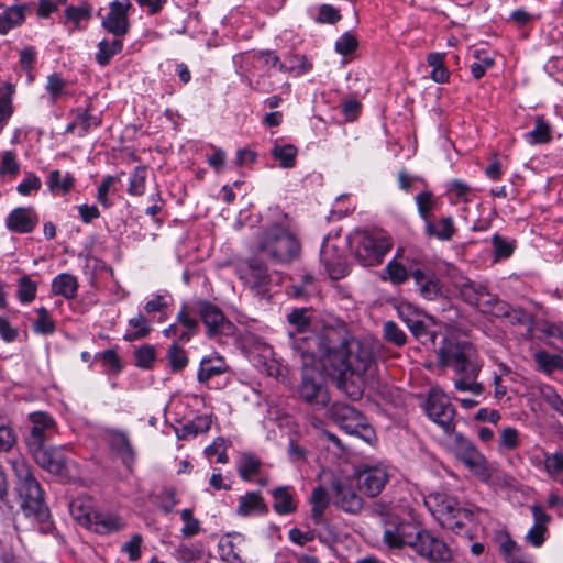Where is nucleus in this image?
<instances>
[{
    "instance_id": "6ab92c4d",
    "label": "nucleus",
    "mask_w": 563,
    "mask_h": 563,
    "mask_svg": "<svg viewBox=\"0 0 563 563\" xmlns=\"http://www.w3.org/2000/svg\"><path fill=\"white\" fill-rule=\"evenodd\" d=\"M104 439L113 453L121 460L129 472L133 471L136 452L131 443L129 434L119 429H104Z\"/></svg>"
},
{
    "instance_id": "1a4fd4ad",
    "label": "nucleus",
    "mask_w": 563,
    "mask_h": 563,
    "mask_svg": "<svg viewBox=\"0 0 563 563\" xmlns=\"http://www.w3.org/2000/svg\"><path fill=\"white\" fill-rule=\"evenodd\" d=\"M389 476L388 466L383 462L363 463L355 473L358 489L371 498L382 493Z\"/></svg>"
},
{
    "instance_id": "f8f14e48",
    "label": "nucleus",
    "mask_w": 563,
    "mask_h": 563,
    "mask_svg": "<svg viewBox=\"0 0 563 563\" xmlns=\"http://www.w3.org/2000/svg\"><path fill=\"white\" fill-rule=\"evenodd\" d=\"M424 410L427 416L441 427L446 434H451L454 431L455 409L443 394L431 390L427 398Z\"/></svg>"
},
{
    "instance_id": "ddd939ff",
    "label": "nucleus",
    "mask_w": 563,
    "mask_h": 563,
    "mask_svg": "<svg viewBox=\"0 0 563 563\" xmlns=\"http://www.w3.org/2000/svg\"><path fill=\"white\" fill-rule=\"evenodd\" d=\"M29 453L44 471L62 478L69 475V460L64 453V448L44 445Z\"/></svg>"
},
{
    "instance_id": "a878e982",
    "label": "nucleus",
    "mask_w": 563,
    "mask_h": 563,
    "mask_svg": "<svg viewBox=\"0 0 563 563\" xmlns=\"http://www.w3.org/2000/svg\"><path fill=\"white\" fill-rule=\"evenodd\" d=\"M46 184L53 195H66L74 188L75 178L69 172L62 174L60 170L54 169L48 174Z\"/></svg>"
},
{
    "instance_id": "7ed1b4c3",
    "label": "nucleus",
    "mask_w": 563,
    "mask_h": 563,
    "mask_svg": "<svg viewBox=\"0 0 563 563\" xmlns=\"http://www.w3.org/2000/svg\"><path fill=\"white\" fill-rule=\"evenodd\" d=\"M15 477L20 508L43 534L57 537L55 525L44 499V490L34 475L33 467L22 456L9 461Z\"/></svg>"
},
{
    "instance_id": "9b49d317",
    "label": "nucleus",
    "mask_w": 563,
    "mask_h": 563,
    "mask_svg": "<svg viewBox=\"0 0 563 563\" xmlns=\"http://www.w3.org/2000/svg\"><path fill=\"white\" fill-rule=\"evenodd\" d=\"M27 419L31 423L30 432L24 438L27 452L45 445L57 432V426L54 418L45 411H34L29 413Z\"/></svg>"
},
{
    "instance_id": "7c9ffc66",
    "label": "nucleus",
    "mask_w": 563,
    "mask_h": 563,
    "mask_svg": "<svg viewBox=\"0 0 563 563\" xmlns=\"http://www.w3.org/2000/svg\"><path fill=\"white\" fill-rule=\"evenodd\" d=\"M533 360L538 369L547 375L558 369H563V357L559 354H551L545 350H539L534 353Z\"/></svg>"
},
{
    "instance_id": "f257e3e1",
    "label": "nucleus",
    "mask_w": 563,
    "mask_h": 563,
    "mask_svg": "<svg viewBox=\"0 0 563 563\" xmlns=\"http://www.w3.org/2000/svg\"><path fill=\"white\" fill-rule=\"evenodd\" d=\"M295 353L309 361L320 360L327 374L338 382L339 388L353 377L363 376L374 362L372 346L354 336L343 338L340 331L328 329L321 334L313 331L295 333L288 338Z\"/></svg>"
},
{
    "instance_id": "49530a36",
    "label": "nucleus",
    "mask_w": 563,
    "mask_h": 563,
    "mask_svg": "<svg viewBox=\"0 0 563 563\" xmlns=\"http://www.w3.org/2000/svg\"><path fill=\"white\" fill-rule=\"evenodd\" d=\"M543 471L552 478L563 475V452L543 451Z\"/></svg>"
},
{
    "instance_id": "cd10ccee",
    "label": "nucleus",
    "mask_w": 563,
    "mask_h": 563,
    "mask_svg": "<svg viewBox=\"0 0 563 563\" xmlns=\"http://www.w3.org/2000/svg\"><path fill=\"white\" fill-rule=\"evenodd\" d=\"M410 332L413 336L426 347H434L437 340V332L429 330L423 321L411 318H404Z\"/></svg>"
},
{
    "instance_id": "3c124183",
    "label": "nucleus",
    "mask_w": 563,
    "mask_h": 563,
    "mask_svg": "<svg viewBox=\"0 0 563 563\" xmlns=\"http://www.w3.org/2000/svg\"><path fill=\"white\" fill-rule=\"evenodd\" d=\"M37 285L29 276H23L18 280L16 297L21 303H30L36 297Z\"/></svg>"
},
{
    "instance_id": "e433bc0d",
    "label": "nucleus",
    "mask_w": 563,
    "mask_h": 563,
    "mask_svg": "<svg viewBox=\"0 0 563 563\" xmlns=\"http://www.w3.org/2000/svg\"><path fill=\"white\" fill-rule=\"evenodd\" d=\"M287 321L290 325L288 338L295 335V333L310 331L311 320L309 311L305 308L294 309L287 314Z\"/></svg>"
},
{
    "instance_id": "69168bd1",
    "label": "nucleus",
    "mask_w": 563,
    "mask_h": 563,
    "mask_svg": "<svg viewBox=\"0 0 563 563\" xmlns=\"http://www.w3.org/2000/svg\"><path fill=\"white\" fill-rule=\"evenodd\" d=\"M358 46V41L351 32H345L335 42V51L341 55L353 53Z\"/></svg>"
},
{
    "instance_id": "aec40b11",
    "label": "nucleus",
    "mask_w": 563,
    "mask_h": 563,
    "mask_svg": "<svg viewBox=\"0 0 563 563\" xmlns=\"http://www.w3.org/2000/svg\"><path fill=\"white\" fill-rule=\"evenodd\" d=\"M201 321L207 328L209 338L216 335H231L234 331V324L229 321L222 310L210 302H201L199 307Z\"/></svg>"
},
{
    "instance_id": "4be33fe9",
    "label": "nucleus",
    "mask_w": 563,
    "mask_h": 563,
    "mask_svg": "<svg viewBox=\"0 0 563 563\" xmlns=\"http://www.w3.org/2000/svg\"><path fill=\"white\" fill-rule=\"evenodd\" d=\"M38 223V214L33 207H19L13 209L5 219L9 231L15 233H30Z\"/></svg>"
},
{
    "instance_id": "58836bf2",
    "label": "nucleus",
    "mask_w": 563,
    "mask_h": 563,
    "mask_svg": "<svg viewBox=\"0 0 563 563\" xmlns=\"http://www.w3.org/2000/svg\"><path fill=\"white\" fill-rule=\"evenodd\" d=\"M311 516L316 523H320L325 509L330 504V497L325 488L318 486L312 490L310 497Z\"/></svg>"
},
{
    "instance_id": "a19ab883",
    "label": "nucleus",
    "mask_w": 563,
    "mask_h": 563,
    "mask_svg": "<svg viewBox=\"0 0 563 563\" xmlns=\"http://www.w3.org/2000/svg\"><path fill=\"white\" fill-rule=\"evenodd\" d=\"M298 150L292 144H275L271 150V155L279 162L283 168H291L296 164Z\"/></svg>"
},
{
    "instance_id": "393cba45",
    "label": "nucleus",
    "mask_w": 563,
    "mask_h": 563,
    "mask_svg": "<svg viewBox=\"0 0 563 563\" xmlns=\"http://www.w3.org/2000/svg\"><path fill=\"white\" fill-rule=\"evenodd\" d=\"M418 262L410 261L406 257V264L393 258L385 266V273L388 275V280L394 285H401L410 277V266H417Z\"/></svg>"
},
{
    "instance_id": "f03ea898",
    "label": "nucleus",
    "mask_w": 563,
    "mask_h": 563,
    "mask_svg": "<svg viewBox=\"0 0 563 563\" xmlns=\"http://www.w3.org/2000/svg\"><path fill=\"white\" fill-rule=\"evenodd\" d=\"M435 355L439 367L451 368L457 376L454 380L456 390L470 391L476 396L484 391L483 385L476 380L483 363L471 342L445 336L435 350Z\"/></svg>"
},
{
    "instance_id": "de8ad7c7",
    "label": "nucleus",
    "mask_w": 563,
    "mask_h": 563,
    "mask_svg": "<svg viewBox=\"0 0 563 563\" xmlns=\"http://www.w3.org/2000/svg\"><path fill=\"white\" fill-rule=\"evenodd\" d=\"M492 244L494 247L495 261L509 258L515 251V241L506 239L498 233L493 235Z\"/></svg>"
},
{
    "instance_id": "bb28decb",
    "label": "nucleus",
    "mask_w": 563,
    "mask_h": 563,
    "mask_svg": "<svg viewBox=\"0 0 563 563\" xmlns=\"http://www.w3.org/2000/svg\"><path fill=\"white\" fill-rule=\"evenodd\" d=\"M321 261L323 262L329 276L332 279H341L349 274V265L342 256H332L328 247L321 250Z\"/></svg>"
},
{
    "instance_id": "72a5a7b5",
    "label": "nucleus",
    "mask_w": 563,
    "mask_h": 563,
    "mask_svg": "<svg viewBox=\"0 0 563 563\" xmlns=\"http://www.w3.org/2000/svg\"><path fill=\"white\" fill-rule=\"evenodd\" d=\"M24 20V11L21 7L0 8V34H7Z\"/></svg>"
},
{
    "instance_id": "dca6fc26",
    "label": "nucleus",
    "mask_w": 563,
    "mask_h": 563,
    "mask_svg": "<svg viewBox=\"0 0 563 563\" xmlns=\"http://www.w3.org/2000/svg\"><path fill=\"white\" fill-rule=\"evenodd\" d=\"M452 435L450 442V450L455 454V456L462 461L468 468L474 471H484L486 470V459L485 456L476 449L474 443L465 438L461 433H451Z\"/></svg>"
},
{
    "instance_id": "8fccbe9b",
    "label": "nucleus",
    "mask_w": 563,
    "mask_h": 563,
    "mask_svg": "<svg viewBox=\"0 0 563 563\" xmlns=\"http://www.w3.org/2000/svg\"><path fill=\"white\" fill-rule=\"evenodd\" d=\"M520 445V433L514 427H506L500 430L498 440L499 451H514Z\"/></svg>"
},
{
    "instance_id": "39448f33",
    "label": "nucleus",
    "mask_w": 563,
    "mask_h": 563,
    "mask_svg": "<svg viewBox=\"0 0 563 563\" xmlns=\"http://www.w3.org/2000/svg\"><path fill=\"white\" fill-rule=\"evenodd\" d=\"M424 505L443 527L461 533L467 523L473 521V511L463 507L460 501L443 492H434L424 498Z\"/></svg>"
},
{
    "instance_id": "473e14b6",
    "label": "nucleus",
    "mask_w": 563,
    "mask_h": 563,
    "mask_svg": "<svg viewBox=\"0 0 563 563\" xmlns=\"http://www.w3.org/2000/svg\"><path fill=\"white\" fill-rule=\"evenodd\" d=\"M272 495L274 498L273 508L277 514L288 515L296 510V504L289 492V487H277L272 492Z\"/></svg>"
},
{
    "instance_id": "f3484780",
    "label": "nucleus",
    "mask_w": 563,
    "mask_h": 563,
    "mask_svg": "<svg viewBox=\"0 0 563 563\" xmlns=\"http://www.w3.org/2000/svg\"><path fill=\"white\" fill-rule=\"evenodd\" d=\"M132 8L130 0H114L109 5V12L103 16L101 25L114 37L122 38L130 30L129 10Z\"/></svg>"
},
{
    "instance_id": "4468645a",
    "label": "nucleus",
    "mask_w": 563,
    "mask_h": 563,
    "mask_svg": "<svg viewBox=\"0 0 563 563\" xmlns=\"http://www.w3.org/2000/svg\"><path fill=\"white\" fill-rule=\"evenodd\" d=\"M239 278L257 296H264L268 289L269 275L265 264L256 258H249L238 266Z\"/></svg>"
},
{
    "instance_id": "4d7b16f0",
    "label": "nucleus",
    "mask_w": 563,
    "mask_h": 563,
    "mask_svg": "<svg viewBox=\"0 0 563 563\" xmlns=\"http://www.w3.org/2000/svg\"><path fill=\"white\" fill-rule=\"evenodd\" d=\"M384 339L397 346H402L407 342L406 333L394 321H387L383 325Z\"/></svg>"
},
{
    "instance_id": "c03bdc74",
    "label": "nucleus",
    "mask_w": 563,
    "mask_h": 563,
    "mask_svg": "<svg viewBox=\"0 0 563 563\" xmlns=\"http://www.w3.org/2000/svg\"><path fill=\"white\" fill-rule=\"evenodd\" d=\"M415 201L420 218L423 219L426 223L431 221L432 210L437 203L434 195L430 190H423L416 195Z\"/></svg>"
},
{
    "instance_id": "c9c22d12",
    "label": "nucleus",
    "mask_w": 563,
    "mask_h": 563,
    "mask_svg": "<svg viewBox=\"0 0 563 563\" xmlns=\"http://www.w3.org/2000/svg\"><path fill=\"white\" fill-rule=\"evenodd\" d=\"M123 49V41L115 37L113 41L102 40L98 43V52L96 53V60L100 66H107L111 58L121 53Z\"/></svg>"
},
{
    "instance_id": "052dcab7",
    "label": "nucleus",
    "mask_w": 563,
    "mask_h": 563,
    "mask_svg": "<svg viewBox=\"0 0 563 563\" xmlns=\"http://www.w3.org/2000/svg\"><path fill=\"white\" fill-rule=\"evenodd\" d=\"M485 289V286L468 280L462 285L461 296L470 305L476 306Z\"/></svg>"
},
{
    "instance_id": "ea45409f",
    "label": "nucleus",
    "mask_w": 563,
    "mask_h": 563,
    "mask_svg": "<svg viewBox=\"0 0 563 563\" xmlns=\"http://www.w3.org/2000/svg\"><path fill=\"white\" fill-rule=\"evenodd\" d=\"M282 73H294L300 76L312 68L311 63L308 62L303 55L288 56L284 62L279 59V64L275 66Z\"/></svg>"
},
{
    "instance_id": "423d86ee",
    "label": "nucleus",
    "mask_w": 563,
    "mask_h": 563,
    "mask_svg": "<svg viewBox=\"0 0 563 563\" xmlns=\"http://www.w3.org/2000/svg\"><path fill=\"white\" fill-rule=\"evenodd\" d=\"M329 418L345 433L355 435L366 443L375 439V431L367 418L355 408L335 402L328 410Z\"/></svg>"
},
{
    "instance_id": "13d9d810",
    "label": "nucleus",
    "mask_w": 563,
    "mask_h": 563,
    "mask_svg": "<svg viewBox=\"0 0 563 563\" xmlns=\"http://www.w3.org/2000/svg\"><path fill=\"white\" fill-rule=\"evenodd\" d=\"M180 519L184 522L181 534L184 538H192L200 532V521L192 516V511L185 508L180 511Z\"/></svg>"
},
{
    "instance_id": "680f3d73",
    "label": "nucleus",
    "mask_w": 563,
    "mask_h": 563,
    "mask_svg": "<svg viewBox=\"0 0 563 563\" xmlns=\"http://www.w3.org/2000/svg\"><path fill=\"white\" fill-rule=\"evenodd\" d=\"M18 441L13 427L9 423L0 424V453L9 452Z\"/></svg>"
},
{
    "instance_id": "f704fd0d",
    "label": "nucleus",
    "mask_w": 563,
    "mask_h": 563,
    "mask_svg": "<svg viewBox=\"0 0 563 563\" xmlns=\"http://www.w3.org/2000/svg\"><path fill=\"white\" fill-rule=\"evenodd\" d=\"M551 126L543 117H537L534 128L525 134V140L530 145L544 144L551 141Z\"/></svg>"
},
{
    "instance_id": "37998d69",
    "label": "nucleus",
    "mask_w": 563,
    "mask_h": 563,
    "mask_svg": "<svg viewBox=\"0 0 563 563\" xmlns=\"http://www.w3.org/2000/svg\"><path fill=\"white\" fill-rule=\"evenodd\" d=\"M92 16V8L88 4L69 5L65 9L66 22H71L75 29L82 30L81 22L89 21Z\"/></svg>"
},
{
    "instance_id": "a211bd4d",
    "label": "nucleus",
    "mask_w": 563,
    "mask_h": 563,
    "mask_svg": "<svg viewBox=\"0 0 563 563\" xmlns=\"http://www.w3.org/2000/svg\"><path fill=\"white\" fill-rule=\"evenodd\" d=\"M331 499L335 507L351 515L358 514L364 506L363 498L354 490L352 484L342 479L332 481Z\"/></svg>"
},
{
    "instance_id": "09e8293b",
    "label": "nucleus",
    "mask_w": 563,
    "mask_h": 563,
    "mask_svg": "<svg viewBox=\"0 0 563 563\" xmlns=\"http://www.w3.org/2000/svg\"><path fill=\"white\" fill-rule=\"evenodd\" d=\"M541 399L547 402L551 409L563 417V399L551 385L542 384L539 386Z\"/></svg>"
},
{
    "instance_id": "c756f323",
    "label": "nucleus",
    "mask_w": 563,
    "mask_h": 563,
    "mask_svg": "<svg viewBox=\"0 0 563 563\" xmlns=\"http://www.w3.org/2000/svg\"><path fill=\"white\" fill-rule=\"evenodd\" d=\"M76 124L78 125L77 135L84 137L89 134L93 129L101 125V115H93L90 113L89 108H77L75 111Z\"/></svg>"
},
{
    "instance_id": "6e6552de",
    "label": "nucleus",
    "mask_w": 563,
    "mask_h": 563,
    "mask_svg": "<svg viewBox=\"0 0 563 563\" xmlns=\"http://www.w3.org/2000/svg\"><path fill=\"white\" fill-rule=\"evenodd\" d=\"M303 364L305 368L298 387V394L308 405L316 408H324L330 401V395L323 376L317 369L307 367L306 361Z\"/></svg>"
},
{
    "instance_id": "5fc2aeb1",
    "label": "nucleus",
    "mask_w": 563,
    "mask_h": 563,
    "mask_svg": "<svg viewBox=\"0 0 563 563\" xmlns=\"http://www.w3.org/2000/svg\"><path fill=\"white\" fill-rule=\"evenodd\" d=\"M93 520L92 528L98 533H110L119 531L123 528V523L119 517L115 516H107V517H97Z\"/></svg>"
},
{
    "instance_id": "2f4dec72",
    "label": "nucleus",
    "mask_w": 563,
    "mask_h": 563,
    "mask_svg": "<svg viewBox=\"0 0 563 563\" xmlns=\"http://www.w3.org/2000/svg\"><path fill=\"white\" fill-rule=\"evenodd\" d=\"M129 329L123 339L133 342L146 338L151 333V324L148 320L141 313L131 318L128 322Z\"/></svg>"
},
{
    "instance_id": "c85d7f7f",
    "label": "nucleus",
    "mask_w": 563,
    "mask_h": 563,
    "mask_svg": "<svg viewBox=\"0 0 563 563\" xmlns=\"http://www.w3.org/2000/svg\"><path fill=\"white\" fill-rule=\"evenodd\" d=\"M424 232L428 236H434L441 241H449L455 233L454 223L451 217H444L438 222L428 221L424 224Z\"/></svg>"
},
{
    "instance_id": "b1692460",
    "label": "nucleus",
    "mask_w": 563,
    "mask_h": 563,
    "mask_svg": "<svg viewBox=\"0 0 563 563\" xmlns=\"http://www.w3.org/2000/svg\"><path fill=\"white\" fill-rule=\"evenodd\" d=\"M78 280L69 273L58 274L52 280V292L65 299H74L78 291Z\"/></svg>"
},
{
    "instance_id": "774afa93",
    "label": "nucleus",
    "mask_w": 563,
    "mask_h": 563,
    "mask_svg": "<svg viewBox=\"0 0 563 563\" xmlns=\"http://www.w3.org/2000/svg\"><path fill=\"white\" fill-rule=\"evenodd\" d=\"M340 10L332 4H322L319 8V14L316 19L318 23L335 24L341 20Z\"/></svg>"
},
{
    "instance_id": "412c9836",
    "label": "nucleus",
    "mask_w": 563,
    "mask_h": 563,
    "mask_svg": "<svg viewBox=\"0 0 563 563\" xmlns=\"http://www.w3.org/2000/svg\"><path fill=\"white\" fill-rule=\"evenodd\" d=\"M410 277L413 279L416 290L427 300H434L441 295V284L435 274L427 267L410 266Z\"/></svg>"
},
{
    "instance_id": "338daca9",
    "label": "nucleus",
    "mask_w": 563,
    "mask_h": 563,
    "mask_svg": "<svg viewBox=\"0 0 563 563\" xmlns=\"http://www.w3.org/2000/svg\"><path fill=\"white\" fill-rule=\"evenodd\" d=\"M65 86V80L58 74L54 73L47 77L46 90L51 96L52 103H55L59 96H62Z\"/></svg>"
},
{
    "instance_id": "6e6d98bb",
    "label": "nucleus",
    "mask_w": 563,
    "mask_h": 563,
    "mask_svg": "<svg viewBox=\"0 0 563 563\" xmlns=\"http://www.w3.org/2000/svg\"><path fill=\"white\" fill-rule=\"evenodd\" d=\"M71 516L82 526L92 528L95 516L80 500H74L69 505Z\"/></svg>"
},
{
    "instance_id": "9d476101",
    "label": "nucleus",
    "mask_w": 563,
    "mask_h": 563,
    "mask_svg": "<svg viewBox=\"0 0 563 563\" xmlns=\"http://www.w3.org/2000/svg\"><path fill=\"white\" fill-rule=\"evenodd\" d=\"M419 528L396 515H388L384 519L383 541L391 549H401L406 545L412 548Z\"/></svg>"
},
{
    "instance_id": "20e7f679",
    "label": "nucleus",
    "mask_w": 563,
    "mask_h": 563,
    "mask_svg": "<svg viewBox=\"0 0 563 563\" xmlns=\"http://www.w3.org/2000/svg\"><path fill=\"white\" fill-rule=\"evenodd\" d=\"M257 251L275 264H290L300 255L297 235L284 223H272L262 230L256 240Z\"/></svg>"
},
{
    "instance_id": "a18cd8bd",
    "label": "nucleus",
    "mask_w": 563,
    "mask_h": 563,
    "mask_svg": "<svg viewBox=\"0 0 563 563\" xmlns=\"http://www.w3.org/2000/svg\"><path fill=\"white\" fill-rule=\"evenodd\" d=\"M147 169L145 166H136L129 180L126 192L131 196H142L146 188Z\"/></svg>"
},
{
    "instance_id": "0e129e2a",
    "label": "nucleus",
    "mask_w": 563,
    "mask_h": 563,
    "mask_svg": "<svg viewBox=\"0 0 563 563\" xmlns=\"http://www.w3.org/2000/svg\"><path fill=\"white\" fill-rule=\"evenodd\" d=\"M117 177L115 176H106L97 189V200L98 202L106 209L110 208L112 206L111 200L109 199L108 195L111 189V187L115 184Z\"/></svg>"
},
{
    "instance_id": "2eb2a0df",
    "label": "nucleus",
    "mask_w": 563,
    "mask_h": 563,
    "mask_svg": "<svg viewBox=\"0 0 563 563\" xmlns=\"http://www.w3.org/2000/svg\"><path fill=\"white\" fill-rule=\"evenodd\" d=\"M412 549L417 554L431 562H445L451 559V550L445 542L426 530H419Z\"/></svg>"
},
{
    "instance_id": "0eeeda50",
    "label": "nucleus",
    "mask_w": 563,
    "mask_h": 563,
    "mask_svg": "<svg viewBox=\"0 0 563 563\" xmlns=\"http://www.w3.org/2000/svg\"><path fill=\"white\" fill-rule=\"evenodd\" d=\"M355 260L364 267L380 264L391 249L387 236L369 232H357L351 240Z\"/></svg>"
},
{
    "instance_id": "603ef678",
    "label": "nucleus",
    "mask_w": 563,
    "mask_h": 563,
    "mask_svg": "<svg viewBox=\"0 0 563 563\" xmlns=\"http://www.w3.org/2000/svg\"><path fill=\"white\" fill-rule=\"evenodd\" d=\"M36 313L37 318L33 323V331L44 335L53 334L55 332V323L48 310L44 307H40L36 309Z\"/></svg>"
},
{
    "instance_id": "864d4df0",
    "label": "nucleus",
    "mask_w": 563,
    "mask_h": 563,
    "mask_svg": "<svg viewBox=\"0 0 563 563\" xmlns=\"http://www.w3.org/2000/svg\"><path fill=\"white\" fill-rule=\"evenodd\" d=\"M167 360L173 372L183 371L188 364L186 351L177 343H173L167 351Z\"/></svg>"
},
{
    "instance_id": "5701e85b",
    "label": "nucleus",
    "mask_w": 563,
    "mask_h": 563,
    "mask_svg": "<svg viewBox=\"0 0 563 563\" xmlns=\"http://www.w3.org/2000/svg\"><path fill=\"white\" fill-rule=\"evenodd\" d=\"M267 506L258 492H249L239 497L236 514L241 517H249L255 514H266Z\"/></svg>"
},
{
    "instance_id": "79ce46f5",
    "label": "nucleus",
    "mask_w": 563,
    "mask_h": 563,
    "mask_svg": "<svg viewBox=\"0 0 563 563\" xmlns=\"http://www.w3.org/2000/svg\"><path fill=\"white\" fill-rule=\"evenodd\" d=\"M225 369V364L221 358L216 361L211 358H203L200 362L197 378L200 383H207L210 378L223 374Z\"/></svg>"
},
{
    "instance_id": "4c0bfd02",
    "label": "nucleus",
    "mask_w": 563,
    "mask_h": 563,
    "mask_svg": "<svg viewBox=\"0 0 563 563\" xmlns=\"http://www.w3.org/2000/svg\"><path fill=\"white\" fill-rule=\"evenodd\" d=\"M261 460L251 453H244L238 461V473L243 481L250 482L261 471Z\"/></svg>"
},
{
    "instance_id": "bf43d9fd",
    "label": "nucleus",
    "mask_w": 563,
    "mask_h": 563,
    "mask_svg": "<svg viewBox=\"0 0 563 563\" xmlns=\"http://www.w3.org/2000/svg\"><path fill=\"white\" fill-rule=\"evenodd\" d=\"M155 347L144 344L135 351V365L140 368L150 369L155 362Z\"/></svg>"
},
{
    "instance_id": "e2e57ef3",
    "label": "nucleus",
    "mask_w": 563,
    "mask_h": 563,
    "mask_svg": "<svg viewBox=\"0 0 563 563\" xmlns=\"http://www.w3.org/2000/svg\"><path fill=\"white\" fill-rule=\"evenodd\" d=\"M143 542V538L141 534L135 533L131 537V539L124 542L121 547V551L129 556L131 562H136L141 559L142 551L141 545Z\"/></svg>"
}]
</instances>
